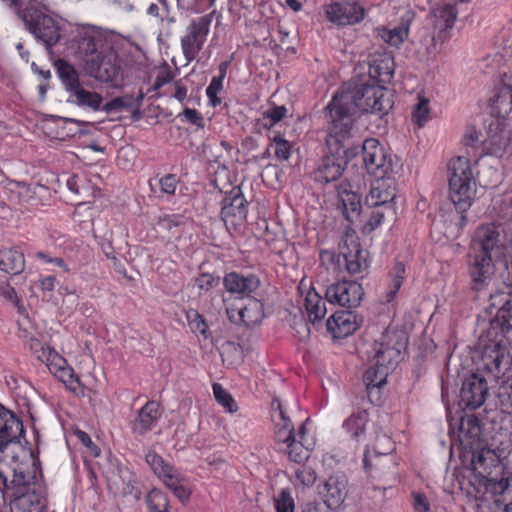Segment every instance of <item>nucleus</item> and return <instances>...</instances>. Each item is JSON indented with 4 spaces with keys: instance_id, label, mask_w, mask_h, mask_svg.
I'll return each mask as SVG.
<instances>
[{
    "instance_id": "1",
    "label": "nucleus",
    "mask_w": 512,
    "mask_h": 512,
    "mask_svg": "<svg viewBox=\"0 0 512 512\" xmlns=\"http://www.w3.org/2000/svg\"><path fill=\"white\" fill-rule=\"evenodd\" d=\"M393 107L392 94L382 85L346 83L326 107V117L331 121V131L346 135L352 128L356 112L372 113L380 118Z\"/></svg>"
},
{
    "instance_id": "2",
    "label": "nucleus",
    "mask_w": 512,
    "mask_h": 512,
    "mask_svg": "<svg viewBox=\"0 0 512 512\" xmlns=\"http://www.w3.org/2000/svg\"><path fill=\"white\" fill-rule=\"evenodd\" d=\"M506 251V238L498 226L485 224L479 226L471 241L468 273L470 289L479 297L485 294L495 274L494 261L500 259Z\"/></svg>"
},
{
    "instance_id": "3",
    "label": "nucleus",
    "mask_w": 512,
    "mask_h": 512,
    "mask_svg": "<svg viewBox=\"0 0 512 512\" xmlns=\"http://www.w3.org/2000/svg\"><path fill=\"white\" fill-rule=\"evenodd\" d=\"M449 198L456 210L466 212L472 205L476 194V182L470 160L458 156L447 165Z\"/></svg>"
},
{
    "instance_id": "4",
    "label": "nucleus",
    "mask_w": 512,
    "mask_h": 512,
    "mask_svg": "<svg viewBox=\"0 0 512 512\" xmlns=\"http://www.w3.org/2000/svg\"><path fill=\"white\" fill-rule=\"evenodd\" d=\"M368 251L362 249L358 239L354 236H346L339 245V253L325 250L320 253V259L324 264H330L339 271H346L349 275L363 278L368 272Z\"/></svg>"
},
{
    "instance_id": "5",
    "label": "nucleus",
    "mask_w": 512,
    "mask_h": 512,
    "mask_svg": "<svg viewBox=\"0 0 512 512\" xmlns=\"http://www.w3.org/2000/svg\"><path fill=\"white\" fill-rule=\"evenodd\" d=\"M40 4V0L33 1L17 16L35 39L42 42L50 51L62 38V27L54 17L42 9Z\"/></svg>"
},
{
    "instance_id": "6",
    "label": "nucleus",
    "mask_w": 512,
    "mask_h": 512,
    "mask_svg": "<svg viewBox=\"0 0 512 512\" xmlns=\"http://www.w3.org/2000/svg\"><path fill=\"white\" fill-rule=\"evenodd\" d=\"M361 152L367 171L375 177L396 175L401 168L399 161H394L377 139H366Z\"/></svg>"
},
{
    "instance_id": "7",
    "label": "nucleus",
    "mask_w": 512,
    "mask_h": 512,
    "mask_svg": "<svg viewBox=\"0 0 512 512\" xmlns=\"http://www.w3.org/2000/svg\"><path fill=\"white\" fill-rule=\"evenodd\" d=\"M481 362L483 368L499 378L500 374H504L502 364L508 356L507 341L503 335L495 332V335L487 336V340L481 338Z\"/></svg>"
},
{
    "instance_id": "8",
    "label": "nucleus",
    "mask_w": 512,
    "mask_h": 512,
    "mask_svg": "<svg viewBox=\"0 0 512 512\" xmlns=\"http://www.w3.org/2000/svg\"><path fill=\"white\" fill-rule=\"evenodd\" d=\"M212 22L211 15H203L193 19L181 39L183 55L188 62L193 61L202 50Z\"/></svg>"
},
{
    "instance_id": "9",
    "label": "nucleus",
    "mask_w": 512,
    "mask_h": 512,
    "mask_svg": "<svg viewBox=\"0 0 512 512\" xmlns=\"http://www.w3.org/2000/svg\"><path fill=\"white\" fill-rule=\"evenodd\" d=\"M364 290L356 281L343 280L329 285L325 298L330 304H337L346 309L356 308L363 300Z\"/></svg>"
},
{
    "instance_id": "10",
    "label": "nucleus",
    "mask_w": 512,
    "mask_h": 512,
    "mask_svg": "<svg viewBox=\"0 0 512 512\" xmlns=\"http://www.w3.org/2000/svg\"><path fill=\"white\" fill-rule=\"evenodd\" d=\"M248 201L245 199L239 186L233 187L223 198L221 218L228 226H240L246 220Z\"/></svg>"
},
{
    "instance_id": "11",
    "label": "nucleus",
    "mask_w": 512,
    "mask_h": 512,
    "mask_svg": "<svg viewBox=\"0 0 512 512\" xmlns=\"http://www.w3.org/2000/svg\"><path fill=\"white\" fill-rule=\"evenodd\" d=\"M371 183L369 193L365 197V202L369 207H383L387 212L394 211L390 203L396 197V184L394 175L378 176Z\"/></svg>"
},
{
    "instance_id": "12",
    "label": "nucleus",
    "mask_w": 512,
    "mask_h": 512,
    "mask_svg": "<svg viewBox=\"0 0 512 512\" xmlns=\"http://www.w3.org/2000/svg\"><path fill=\"white\" fill-rule=\"evenodd\" d=\"M457 16L458 11L455 3L438 2L434 4L429 13V21L435 33L431 37L432 43L436 39L443 41L446 38V32L454 27Z\"/></svg>"
},
{
    "instance_id": "13",
    "label": "nucleus",
    "mask_w": 512,
    "mask_h": 512,
    "mask_svg": "<svg viewBox=\"0 0 512 512\" xmlns=\"http://www.w3.org/2000/svg\"><path fill=\"white\" fill-rule=\"evenodd\" d=\"M348 479L343 473H335L328 477L319 490L321 499L327 508L339 509L348 495Z\"/></svg>"
},
{
    "instance_id": "14",
    "label": "nucleus",
    "mask_w": 512,
    "mask_h": 512,
    "mask_svg": "<svg viewBox=\"0 0 512 512\" xmlns=\"http://www.w3.org/2000/svg\"><path fill=\"white\" fill-rule=\"evenodd\" d=\"M488 395V385L484 377L477 373L469 375L462 383L460 399L464 407L475 410L483 405Z\"/></svg>"
},
{
    "instance_id": "15",
    "label": "nucleus",
    "mask_w": 512,
    "mask_h": 512,
    "mask_svg": "<svg viewBox=\"0 0 512 512\" xmlns=\"http://www.w3.org/2000/svg\"><path fill=\"white\" fill-rule=\"evenodd\" d=\"M327 19L339 26L353 25L361 22L365 9L357 2H335L325 8Z\"/></svg>"
},
{
    "instance_id": "16",
    "label": "nucleus",
    "mask_w": 512,
    "mask_h": 512,
    "mask_svg": "<svg viewBox=\"0 0 512 512\" xmlns=\"http://www.w3.org/2000/svg\"><path fill=\"white\" fill-rule=\"evenodd\" d=\"M76 42L75 57L81 63L84 71L86 72V61L93 58L96 66H101L102 59L106 56V47L103 46L102 41L95 36L84 33L79 34Z\"/></svg>"
},
{
    "instance_id": "17",
    "label": "nucleus",
    "mask_w": 512,
    "mask_h": 512,
    "mask_svg": "<svg viewBox=\"0 0 512 512\" xmlns=\"http://www.w3.org/2000/svg\"><path fill=\"white\" fill-rule=\"evenodd\" d=\"M375 443L367 444L364 451L363 467L364 470L371 474L372 467L378 471L383 466V461L380 456H386L394 450V443L392 439L384 433H374Z\"/></svg>"
},
{
    "instance_id": "18",
    "label": "nucleus",
    "mask_w": 512,
    "mask_h": 512,
    "mask_svg": "<svg viewBox=\"0 0 512 512\" xmlns=\"http://www.w3.org/2000/svg\"><path fill=\"white\" fill-rule=\"evenodd\" d=\"M120 71L118 56L112 49H106V56L102 59L101 66H96L93 58L86 61V74L104 83L116 80Z\"/></svg>"
},
{
    "instance_id": "19",
    "label": "nucleus",
    "mask_w": 512,
    "mask_h": 512,
    "mask_svg": "<svg viewBox=\"0 0 512 512\" xmlns=\"http://www.w3.org/2000/svg\"><path fill=\"white\" fill-rule=\"evenodd\" d=\"M362 323V318L351 309L337 311L327 320V330L334 338L342 339L353 334Z\"/></svg>"
},
{
    "instance_id": "20",
    "label": "nucleus",
    "mask_w": 512,
    "mask_h": 512,
    "mask_svg": "<svg viewBox=\"0 0 512 512\" xmlns=\"http://www.w3.org/2000/svg\"><path fill=\"white\" fill-rule=\"evenodd\" d=\"M330 151V154L323 157L314 173L317 182L328 184L338 180L347 166L346 152L335 154Z\"/></svg>"
},
{
    "instance_id": "21",
    "label": "nucleus",
    "mask_w": 512,
    "mask_h": 512,
    "mask_svg": "<svg viewBox=\"0 0 512 512\" xmlns=\"http://www.w3.org/2000/svg\"><path fill=\"white\" fill-rule=\"evenodd\" d=\"M260 283V279L254 274L230 272L223 278V285L227 292L247 298L259 289Z\"/></svg>"
},
{
    "instance_id": "22",
    "label": "nucleus",
    "mask_w": 512,
    "mask_h": 512,
    "mask_svg": "<svg viewBox=\"0 0 512 512\" xmlns=\"http://www.w3.org/2000/svg\"><path fill=\"white\" fill-rule=\"evenodd\" d=\"M339 206L342 209L345 218L351 222H356L361 212V197L352 190L349 182L343 181L336 187Z\"/></svg>"
},
{
    "instance_id": "23",
    "label": "nucleus",
    "mask_w": 512,
    "mask_h": 512,
    "mask_svg": "<svg viewBox=\"0 0 512 512\" xmlns=\"http://www.w3.org/2000/svg\"><path fill=\"white\" fill-rule=\"evenodd\" d=\"M23 433L22 422L2 404H0V449L8 450V444L17 442Z\"/></svg>"
},
{
    "instance_id": "24",
    "label": "nucleus",
    "mask_w": 512,
    "mask_h": 512,
    "mask_svg": "<svg viewBox=\"0 0 512 512\" xmlns=\"http://www.w3.org/2000/svg\"><path fill=\"white\" fill-rule=\"evenodd\" d=\"M368 354L370 362L388 372L396 364L397 358L400 356V348L389 346L383 342H375Z\"/></svg>"
},
{
    "instance_id": "25",
    "label": "nucleus",
    "mask_w": 512,
    "mask_h": 512,
    "mask_svg": "<svg viewBox=\"0 0 512 512\" xmlns=\"http://www.w3.org/2000/svg\"><path fill=\"white\" fill-rule=\"evenodd\" d=\"M160 416V404L156 401H148L139 410L132 425V432L138 435H144L156 425Z\"/></svg>"
},
{
    "instance_id": "26",
    "label": "nucleus",
    "mask_w": 512,
    "mask_h": 512,
    "mask_svg": "<svg viewBox=\"0 0 512 512\" xmlns=\"http://www.w3.org/2000/svg\"><path fill=\"white\" fill-rule=\"evenodd\" d=\"M472 470L475 474H484L491 476L492 468H501L499 456L493 449L482 447L473 452L472 456Z\"/></svg>"
},
{
    "instance_id": "27",
    "label": "nucleus",
    "mask_w": 512,
    "mask_h": 512,
    "mask_svg": "<svg viewBox=\"0 0 512 512\" xmlns=\"http://www.w3.org/2000/svg\"><path fill=\"white\" fill-rule=\"evenodd\" d=\"M103 97L95 92L86 90L82 85L71 91L67 97V103L88 108L93 111L102 110Z\"/></svg>"
},
{
    "instance_id": "28",
    "label": "nucleus",
    "mask_w": 512,
    "mask_h": 512,
    "mask_svg": "<svg viewBox=\"0 0 512 512\" xmlns=\"http://www.w3.org/2000/svg\"><path fill=\"white\" fill-rule=\"evenodd\" d=\"M12 468H15V473H12L10 482L11 496H15L34 489V477L25 473L24 465L19 462L18 456L11 460Z\"/></svg>"
},
{
    "instance_id": "29",
    "label": "nucleus",
    "mask_w": 512,
    "mask_h": 512,
    "mask_svg": "<svg viewBox=\"0 0 512 512\" xmlns=\"http://www.w3.org/2000/svg\"><path fill=\"white\" fill-rule=\"evenodd\" d=\"M25 268L24 254L15 249L7 248L0 251V269L7 274L18 275Z\"/></svg>"
},
{
    "instance_id": "30",
    "label": "nucleus",
    "mask_w": 512,
    "mask_h": 512,
    "mask_svg": "<svg viewBox=\"0 0 512 512\" xmlns=\"http://www.w3.org/2000/svg\"><path fill=\"white\" fill-rule=\"evenodd\" d=\"M12 497V512H40L43 507L41 496L35 489Z\"/></svg>"
},
{
    "instance_id": "31",
    "label": "nucleus",
    "mask_w": 512,
    "mask_h": 512,
    "mask_svg": "<svg viewBox=\"0 0 512 512\" xmlns=\"http://www.w3.org/2000/svg\"><path fill=\"white\" fill-rule=\"evenodd\" d=\"M304 302L307 315L312 323L319 322L325 317L327 313L325 301L314 288L307 292Z\"/></svg>"
},
{
    "instance_id": "32",
    "label": "nucleus",
    "mask_w": 512,
    "mask_h": 512,
    "mask_svg": "<svg viewBox=\"0 0 512 512\" xmlns=\"http://www.w3.org/2000/svg\"><path fill=\"white\" fill-rule=\"evenodd\" d=\"M271 406L273 409L276 407V409L279 411V416L282 421V423L277 424L275 439L277 442H282L288 445L289 442H293V440L295 439L294 427L291 423V420L286 416L279 399L274 398Z\"/></svg>"
},
{
    "instance_id": "33",
    "label": "nucleus",
    "mask_w": 512,
    "mask_h": 512,
    "mask_svg": "<svg viewBox=\"0 0 512 512\" xmlns=\"http://www.w3.org/2000/svg\"><path fill=\"white\" fill-rule=\"evenodd\" d=\"M55 67L68 94L81 86L79 74L73 65L64 59H58Z\"/></svg>"
},
{
    "instance_id": "34",
    "label": "nucleus",
    "mask_w": 512,
    "mask_h": 512,
    "mask_svg": "<svg viewBox=\"0 0 512 512\" xmlns=\"http://www.w3.org/2000/svg\"><path fill=\"white\" fill-rule=\"evenodd\" d=\"M496 323H491V328L488 330V337L495 335V332L500 329L499 335H503L512 330V301L506 300L501 308L498 310L496 316Z\"/></svg>"
},
{
    "instance_id": "35",
    "label": "nucleus",
    "mask_w": 512,
    "mask_h": 512,
    "mask_svg": "<svg viewBox=\"0 0 512 512\" xmlns=\"http://www.w3.org/2000/svg\"><path fill=\"white\" fill-rule=\"evenodd\" d=\"M16 458L13 452L0 449V492H8L11 494L10 482L12 473H15V468L11 466V460Z\"/></svg>"
},
{
    "instance_id": "36",
    "label": "nucleus",
    "mask_w": 512,
    "mask_h": 512,
    "mask_svg": "<svg viewBox=\"0 0 512 512\" xmlns=\"http://www.w3.org/2000/svg\"><path fill=\"white\" fill-rule=\"evenodd\" d=\"M248 302L242 307L244 325L247 327L259 325L264 318V305L255 297H248Z\"/></svg>"
},
{
    "instance_id": "37",
    "label": "nucleus",
    "mask_w": 512,
    "mask_h": 512,
    "mask_svg": "<svg viewBox=\"0 0 512 512\" xmlns=\"http://www.w3.org/2000/svg\"><path fill=\"white\" fill-rule=\"evenodd\" d=\"M392 64L390 59L374 60L369 66V77L378 85L389 83L393 77Z\"/></svg>"
},
{
    "instance_id": "38",
    "label": "nucleus",
    "mask_w": 512,
    "mask_h": 512,
    "mask_svg": "<svg viewBox=\"0 0 512 512\" xmlns=\"http://www.w3.org/2000/svg\"><path fill=\"white\" fill-rule=\"evenodd\" d=\"M368 422V414L364 410L353 412L343 423V428L351 433L356 441H360L365 432V425Z\"/></svg>"
},
{
    "instance_id": "39",
    "label": "nucleus",
    "mask_w": 512,
    "mask_h": 512,
    "mask_svg": "<svg viewBox=\"0 0 512 512\" xmlns=\"http://www.w3.org/2000/svg\"><path fill=\"white\" fill-rule=\"evenodd\" d=\"M487 481V475L483 472H481V474H475L473 472V476L468 480L467 486H464V482L461 485L462 489L466 490V493L469 497L478 500L482 499L485 494L488 493Z\"/></svg>"
},
{
    "instance_id": "40",
    "label": "nucleus",
    "mask_w": 512,
    "mask_h": 512,
    "mask_svg": "<svg viewBox=\"0 0 512 512\" xmlns=\"http://www.w3.org/2000/svg\"><path fill=\"white\" fill-rule=\"evenodd\" d=\"M405 272V265L402 262H395L389 273L391 281L385 295V300L387 303L391 302L395 298L396 294L401 288L405 279Z\"/></svg>"
},
{
    "instance_id": "41",
    "label": "nucleus",
    "mask_w": 512,
    "mask_h": 512,
    "mask_svg": "<svg viewBox=\"0 0 512 512\" xmlns=\"http://www.w3.org/2000/svg\"><path fill=\"white\" fill-rule=\"evenodd\" d=\"M329 124H331V121L329 120ZM349 135V132L344 136V135H336L335 133H332L331 131V125H329V134H328V137H327V145L329 146V149L332 150V147L335 146V149H334V153L335 154H338L339 153H343V152H346L345 155L347 156V163L352 159L354 158L359 150L358 148H355V147H346L344 141L346 139V137Z\"/></svg>"
},
{
    "instance_id": "42",
    "label": "nucleus",
    "mask_w": 512,
    "mask_h": 512,
    "mask_svg": "<svg viewBox=\"0 0 512 512\" xmlns=\"http://www.w3.org/2000/svg\"><path fill=\"white\" fill-rule=\"evenodd\" d=\"M387 374L388 372L383 368L377 367L372 363V366L369 367L363 375V382L367 391L371 392L372 389L380 388L386 384Z\"/></svg>"
},
{
    "instance_id": "43",
    "label": "nucleus",
    "mask_w": 512,
    "mask_h": 512,
    "mask_svg": "<svg viewBox=\"0 0 512 512\" xmlns=\"http://www.w3.org/2000/svg\"><path fill=\"white\" fill-rule=\"evenodd\" d=\"M146 502L151 512H170L168 497L159 489H152L146 496Z\"/></svg>"
},
{
    "instance_id": "44",
    "label": "nucleus",
    "mask_w": 512,
    "mask_h": 512,
    "mask_svg": "<svg viewBox=\"0 0 512 512\" xmlns=\"http://www.w3.org/2000/svg\"><path fill=\"white\" fill-rule=\"evenodd\" d=\"M494 106L499 115H508L512 111V90L501 87L494 98Z\"/></svg>"
},
{
    "instance_id": "45",
    "label": "nucleus",
    "mask_w": 512,
    "mask_h": 512,
    "mask_svg": "<svg viewBox=\"0 0 512 512\" xmlns=\"http://www.w3.org/2000/svg\"><path fill=\"white\" fill-rule=\"evenodd\" d=\"M512 136V130L500 129L498 132L492 133L486 141V149L489 154L494 156L496 147L506 148L509 138Z\"/></svg>"
},
{
    "instance_id": "46",
    "label": "nucleus",
    "mask_w": 512,
    "mask_h": 512,
    "mask_svg": "<svg viewBox=\"0 0 512 512\" xmlns=\"http://www.w3.org/2000/svg\"><path fill=\"white\" fill-rule=\"evenodd\" d=\"M213 393L216 401L223 406L228 412L233 413L236 412L238 406L231 396V394L226 391L220 384H213Z\"/></svg>"
},
{
    "instance_id": "47",
    "label": "nucleus",
    "mask_w": 512,
    "mask_h": 512,
    "mask_svg": "<svg viewBox=\"0 0 512 512\" xmlns=\"http://www.w3.org/2000/svg\"><path fill=\"white\" fill-rule=\"evenodd\" d=\"M272 141L273 143L269 146L266 153L269 152L270 148H273L274 156L279 161L288 160L291 154V144L286 139H284V137L281 136L280 134L275 135Z\"/></svg>"
},
{
    "instance_id": "48",
    "label": "nucleus",
    "mask_w": 512,
    "mask_h": 512,
    "mask_svg": "<svg viewBox=\"0 0 512 512\" xmlns=\"http://www.w3.org/2000/svg\"><path fill=\"white\" fill-rule=\"evenodd\" d=\"M146 462L151 467L153 472L160 478L163 474L170 473L172 471L171 465L166 463L161 456L154 451H149L146 454Z\"/></svg>"
},
{
    "instance_id": "49",
    "label": "nucleus",
    "mask_w": 512,
    "mask_h": 512,
    "mask_svg": "<svg viewBox=\"0 0 512 512\" xmlns=\"http://www.w3.org/2000/svg\"><path fill=\"white\" fill-rule=\"evenodd\" d=\"M146 462L151 467L153 472L160 478L163 474L170 473L172 471L171 465L166 463L161 456L154 451H149L146 454Z\"/></svg>"
},
{
    "instance_id": "50",
    "label": "nucleus",
    "mask_w": 512,
    "mask_h": 512,
    "mask_svg": "<svg viewBox=\"0 0 512 512\" xmlns=\"http://www.w3.org/2000/svg\"><path fill=\"white\" fill-rule=\"evenodd\" d=\"M408 28L404 25L386 30L382 34V38L392 46H398L407 38Z\"/></svg>"
},
{
    "instance_id": "51",
    "label": "nucleus",
    "mask_w": 512,
    "mask_h": 512,
    "mask_svg": "<svg viewBox=\"0 0 512 512\" xmlns=\"http://www.w3.org/2000/svg\"><path fill=\"white\" fill-rule=\"evenodd\" d=\"M429 112V101L425 98H420L412 113L413 121L418 125V127H423L425 125L428 120Z\"/></svg>"
},
{
    "instance_id": "52",
    "label": "nucleus",
    "mask_w": 512,
    "mask_h": 512,
    "mask_svg": "<svg viewBox=\"0 0 512 512\" xmlns=\"http://www.w3.org/2000/svg\"><path fill=\"white\" fill-rule=\"evenodd\" d=\"M134 107V98L132 96H123L113 98L111 101L103 105L102 110L110 113L121 109H130Z\"/></svg>"
},
{
    "instance_id": "53",
    "label": "nucleus",
    "mask_w": 512,
    "mask_h": 512,
    "mask_svg": "<svg viewBox=\"0 0 512 512\" xmlns=\"http://www.w3.org/2000/svg\"><path fill=\"white\" fill-rule=\"evenodd\" d=\"M276 512H294L295 503L291 493L287 489L281 490L278 497L275 499Z\"/></svg>"
},
{
    "instance_id": "54",
    "label": "nucleus",
    "mask_w": 512,
    "mask_h": 512,
    "mask_svg": "<svg viewBox=\"0 0 512 512\" xmlns=\"http://www.w3.org/2000/svg\"><path fill=\"white\" fill-rule=\"evenodd\" d=\"M186 316L191 330L207 337V324L203 317L196 310H189Z\"/></svg>"
},
{
    "instance_id": "55",
    "label": "nucleus",
    "mask_w": 512,
    "mask_h": 512,
    "mask_svg": "<svg viewBox=\"0 0 512 512\" xmlns=\"http://www.w3.org/2000/svg\"><path fill=\"white\" fill-rule=\"evenodd\" d=\"M287 454L289 459L296 463H301L308 458V453L304 449L303 444L300 441H296V439L287 445Z\"/></svg>"
},
{
    "instance_id": "56",
    "label": "nucleus",
    "mask_w": 512,
    "mask_h": 512,
    "mask_svg": "<svg viewBox=\"0 0 512 512\" xmlns=\"http://www.w3.org/2000/svg\"><path fill=\"white\" fill-rule=\"evenodd\" d=\"M220 284V277L210 273H202L195 278V285L202 291L208 292Z\"/></svg>"
},
{
    "instance_id": "57",
    "label": "nucleus",
    "mask_w": 512,
    "mask_h": 512,
    "mask_svg": "<svg viewBox=\"0 0 512 512\" xmlns=\"http://www.w3.org/2000/svg\"><path fill=\"white\" fill-rule=\"evenodd\" d=\"M487 480L488 492L493 495H502L510 485L508 478L496 479L487 475Z\"/></svg>"
},
{
    "instance_id": "58",
    "label": "nucleus",
    "mask_w": 512,
    "mask_h": 512,
    "mask_svg": "<svg viewBox=\"0 0 512 512\" xmlns=\"http://www.w3.org/2000/svg\"><path fill=\"white\" fill-rule=\"evenodd\" d=\"M287 114V108L283 105H274L263 113L264 118L269 119L271 125L280 122L285 118Z\"/></svg>"
},
{
    "instance_id": "59",
    "label": "nucleus",
    "mask_w": 512,
    "mask_h": 512,
    "mask_svg": "<svg viewBox=\"0 0 512 512\" xmlns=\"http://www.w3.org/2000/svg\"><path fill=\"white\" fill-rule=\"evenodd\" d=\"M85 180L77 175H73L67 179V187L68 189L76 195H83L86 191H88L89 186L84 185Z\"/></svg>"
},
{
    "instance_id": "60",
    "label": "nucleus",
    "mask_w": 512,
    "mask_h": 512,
    "mask_svg": "<svg viewBox=\"0 0 512 512\" xmlns=\"http://www.w3.org/2000/svg\"><path fill=\"white\" fill-rule=\"evenodd\" d=\"M75 435L77 436V438L79 439V441L85 446L88 448L90 454L94 457H98L101 453V450L100 448L91 440L90 436L82 431V430H77L75 432Z\"/></svg>"
},
{
    "instance_id": "61",
    "label": "nucleus",
    "mask_w": 512,
    "mask_h": 512,
    "mask_svg": "<svg viewBox=\"0 0 512 512\" xmlns=\"http://www.w3.org/2000/svg\"><path fill=\"white\" fill-rule=\"evenodd\" d=\"M178 179L174 174H167L159 180L161 191L168 195H173L176 190Z\"/></svg>"
},
{
    "instance_id": "62",
    "label": "nucleus",
    "mask_w": 512,
    "mask_h": 512,
    "mask_svg": "<svg viewBox=\"0 0 512 512\" xmlns=\"http://www.w3.org/2000/svg\"><path fill=\"white\" fill-rule=\"evenodd\" d=\"M159 479H161L165 486L171 491L173 490V487H177L184 481L182 475L178 473L174 467H172V471L170 473L166 472Z\"/></svg>"
},
{
    "instance_id": "63",
    "label": "nucleus",
    "mask_w": 512,
    "mask_h": 512,
    "mask_svg": "<svg viewBox=\"0 0 512 512\" xmlns=\"http://www.w3.org/2000/svg\"><path fill=\"white\" fill-rule=\"evenodd\" d=\"M296 478L305 486H311L316 480V473L310 467H302L296 471Z\"/></svg>"
},
{
    "instance_id": "64",
    "label": "nucleus",
    "mask_w": 512,
    "mask_h": 512,
    "mask_svg": "<svg viewBox=\"0 0 512 512\" xmlns=\"http://www.w3.org/2000/svg\"><path fill=\"white\" fill-rule=\"evenodd\" d=\"M413 509L415 512H429L430 503L424 493L413 492Z\"/></svg>"
}]
</instances>
